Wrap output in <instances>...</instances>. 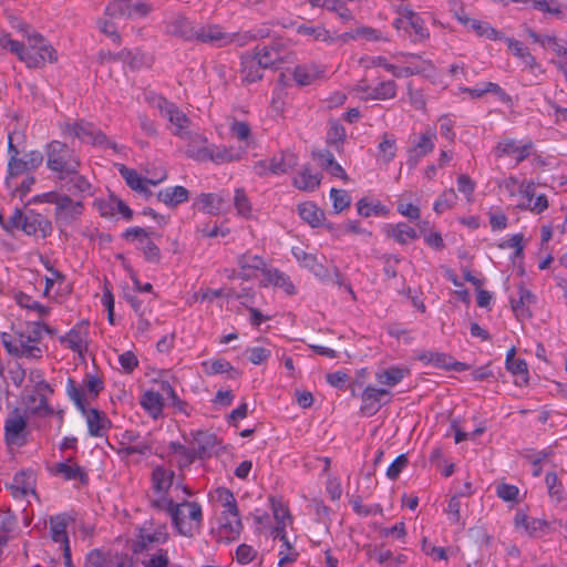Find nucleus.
Instances as JSON below:
<instances>
[{"label": "nucleus", "mask_w": 567, "mask_h": 567, "mask_svg": "<svg viewBox=\"0 0 567 567\" xmlns=\"http://www.w3.org/2000/svg\"><path fill=\"white\" fill-rule=\"evenodd\" d=\"M9 24L22 40H16L9 32L1 31L0 55L10 52L30 70L43 69L48 63L58 62V51L31 24L14 16L9 17Z\"/></svg>", "instance_id": "1"}, {"label": "nucleus", "mask_w": 567, "mask_h": 567, "mask_svg": "<svg viewBox=\"0 0 567 567\" xmlns=\"http://www.w3.org/2000/svg\"><path fill=\"white\" fill-rule=\"evenodd\" d=\"M52 333V329L42 320L27 323L24 329L1 332L0 342L7 353L14 359L39 361L43 358L42 334Z\"/></svg>", "instance_id": "2"}, {"label": "nucleus", "mask_w": 567, "mask_h": 567, "mask_svg": "<svg viewBox=\"0 0 567 567\" xmlns=\"http://www.w3.org/2000/svg\"><path fill=\"white\" fill-rule=\"evenodd\" d=\"M152 506L169 516L172 526L179 535L192 538L200 533L204 513L198 502L186 499L174 502L172 497L163 496L154 498Z\"/></svg>", "instance_id": "3"}, {"label": "nucleus", "mask_w": 567, "mask_h": 567, "mask_svg": "<svg viewBox=\"0 0 567 567\" xmlns=\"http://www.w3.org/2000/svg\"><path fill=\"white\" fill-rule=\"evenodd\" d=\"M499 187L515 202V209L518 212L542 215L549 208L548 196L537 193V184L533 179L509 175L502 181Z\"/></svg>", "instance_id": "4"}, {"label": "nucleus", "mask_w": 567, "mask_h": 567, "mask_svg": "<svg viewBox=\"0 0 567 567\" xmlns=\"http://www.w3.org/2000/svg\"><path fill=\"white\" fill-rule=\"evenodd\" d=\"M34 200L41 204H51L54 206L53 219L62 233L76 224L85 210L84 202L72 197L70 194L50 190L35 196Z\"/></svg>", "instance_id": "5"}, {"label": "nucleus", "mask_w": 567, "mask_h": 567, "mask_svg": "<svg viewBox=\"0 0 567 567\" xmlns=\"http://www.w3.org/2000/svg\"><path fill=\"white\" fill-rule=\"evenodd\" d=\"M47 168L59 181L66 179L68 175L76 173L82 166L80 155L66 143L52 140L44 146Z\"/></svg>", "instance_id": "6"}, {"label": "nucleus", "mask_w": 567, "mask_h": 567, "mask_svg": "<svg viewBox=\"0 0 567 567\" xmlns=\"http://www.w3.org/2000/svg\"><path fill=\"white\" fill-rule=\"evenodd\" d=\"M393 11L395 18L392 25L400 35L413 43H419L430 38V30L422 17L403 0L393 6Z\"/></svg>", "instance_id": "7"}, {"label": "nucleus", "mask_w": 567, "mask_h": 567, "mask_svg": "<svg viewBox=\"0 0 567 567\" xmlns=\"http://www.w3.org/2000/svg\"><path fill=\"white\" fill-rule=\"evenodd\" d=\"M188 137L189 143L186 148V154L197 162L210 161L215 164H225L240 159L238 152L223 145L210 144L203 135H188Z\"/></svg>", "instance_id": "8"}, {"label": "nucleus", "mask_w": 567, "mask_h": 567, "mask_svg": "<svg viewBox=\"0 0 567 567\" xmlns=\"http://www.w3.org/2000/svg\"><path fill=\"white\" fill-rule=\"evenodd\" d=\"M145 101L151 107L157 110L162 117L169 122V128L174 135L181 138L188 137L190 120L175 103L155 92H147Z\"/></svg>", "instance_id": "9"}, {"label": "nucleus", "mask_w": 567, "mask_h": 567, "mask_svg": "<svg viewBox=\"0 0 567 567\" xmlns=\"http://www.w3.org/2000/svg\"><path fill=\"white\" fill-rule=\"evenodd\" d=\"M61 135L64 138H76L83 144L97 147L109 146L105 134L94 124L84 120H64L58 124Z\"/></svg>", "instance_id": "10"}, {"label": "nucleus", "mask_w": 567, "mask_h": 567, "mask_svg": "<svg viewBox=\"0 0 567 567\" xmlns=\"http://www.w3.org/2000/svg\"><path fill=\"white\" fill-rule=\"evenodd\" d=\"M437 140L436 130L426 127L420 133H413L409 136L406 146V164L410 168H415L419 163L433 153Z\"/></svg>", "instance_id": "11"}, {"label": "nucleus", "mask_w": 567, "mask_h": 567, "mask_svg": "<svg viewBox=\"0 0 567 567\" xmlns=\"http://www.w3.org/2000/svg\"><path fill=\"white\" fill-rule=\"evenodd\" d=\"M493 152L497 158L509 157L518 165L535 155V144L530 138L505 137L495 145Z\"/></svg>", "instance_id": "12"}, {"label": "nucleus", "mask_w": 567, "mask_h": 567, "mask_svg": "<svg viewBox=\"0 0 567 567\" xmlns=\"http://www.w3.org/2000/svg\"><path fill=\"white\" fill-rule=\"evenodd\" d=\"M168 538L169 534L166 524L153 520L144 522L137 530L134 551L138 553L157 545H163Z\"/></svg>", "instance_id": "13"}, {"label": "nucleus", "mask_w": 567, "mask_h": 567, "mask_svg": "<svg viewBox=\"0 0 567 567\" xmlns=\"http://www.w3.org/2000/svg\"><path fill=\"white\" fill-rule=\"evenodd\" d=\"M359 398L360 413L363 416H373L381 410L383 405L391 401L392 392L386 388L368 384L363 388Z\"/></svg>", "instance_id": "14"}, {"label": "nucleus", "mask_w": 567, "mask_h": 567, "mask_svg": "<svg viewBox=\"0 0 567 567\" xmlns=\"http://www.w3.org/2000/svg\"><path fill=\"white\" fill-rule=\"evenodd\" d=\"M28 417L13 409L4 420V441L7 445L21 447L28 441Z\"/></svg>", "instance_id": "15"}, {"label": "nucleus", "mask_w": 567, "mask_h": 567, "mask_svg": "<svg viewBox=\"0 0 567 567\" xmlns=\"http://www.w3.org/2000/svg\"><path fill=\"white\" fill-rule=\"evenodd\" d=\"M59 342L65 349L84 358L90 344V323L87 320L76 322L66 333L59 338Z\"/></svg>", "instance_id": "16"}, {"label": "nucleus", "mask_w": 567, "mask_h": 567, "mask_svg": "<svg viewBox=\"0 0 567 567\" xmlns=\"http://www.w3.org/2000/svg\"><path fill=\"white\" fill-rule=\"evenodd\" d=\"M297 164V157L292 153H280L270 158L258 161L254 164V172L258 176L282 175Z\"/></svg>", "instance_id": "17"}, {"label": "nucleus", "mask_w": 567, "mask_h": 567, "mask_svg": "<svg viewBox=\"0 0 567 567\" xmlns=\"http://www.w3.org/2000/svg\"><path fill=\"white\" fill-rule=\"evenodd\" d=\"M153 7L151 3L145 1L132 2L131 0H113L106 6V14L112 18H144L151 11Z\"/></svg>", "instance_id": "18"}, {"label": "nucleus", "mask_w": 567, "mask_h": 567, "mask_svg": "<svg viewBox=\"0 0 567 567\" xmlns=\"http://www.w3.org/2000/svg\"><path fill=\"white\" fill-rule=\"evenodd\" d=\"M21 231L34 238H48L53 233L52 221L41 213L29 209L24 212Z\"/></svg>", "instance_id": "19"}, {"label": "nucleus", "mask_w": 567, "mask_h": 567, "mask_svg": "<svg viewBox=\"0 0 567 567\" xmlns=\"http://www.w3.org/2000/svg\"><path fill=\"white\" fill-rule=\"evenodd\" d=\"M454 17L467 31H473L480 38L502 41L505 37L502 32L492 27L491 23L470 18L464 9L456 10Z\"/></svg>", "instance_id": "20"}, {"label": "nucleus", "mask_w": 567, "mask_h": 567, "mask_svg": "<svg viewBox=\"0 0 567 567\" xmlns=\"http://www.w3.org/2000/svg\"><path fill=\"white\" fill-rule=\"evenodd\" d=\"M503 41L506 42L512 54L519 60L523 70L534 75L544 73L540 63L537 62L530 50L522 41L509 37H504Z\"/></svg>", "instance_id": "21"}, {"label": "nucleus", "mask_w": 567, "mask_h": 567, "mask_svg": "<svg viewBox=\"0 0 567 567\" xmlns=\"http://www.w3.org/2000/svg\"><path fill=\"white\" fill-rule=\"evenodd\" d=\"M269 503L274 519L276 522V526L274 527L271 534L274 538H279L280 542H286V529L292 524V516L290 514L289 507L281 497L270 496Z\"/></svg>", "instance_id": "22"}, {"label": "nucleus", "mask_w": 567, "mask_h": 567, "mask_svg": "<svg viewBox=\"0 0 567 567\" xmlns=\"http://www.w3.org/2000/svg\"><path fill=\"white\" fill-rule=\"evenodd\" d=\"M417 359L425 365L444 370L463 372L468 369L466 363L456 361L452 355L437 351H423L417 355Z\"/></svg>", "instance_id": "23"}, {"label": "nucleus", "mask_w": 567, "mask_h": 567, "mask_svg": "<svg viewBox=\"0 0 567 567\" xmlns=\"http://www.w3.org/2000/svg\"><path fill=\"white\" fill-rule=\"evenodd\" d=\"M240 514H220L217 525V537L220 542L231 543L239 538L243 532Z\"/></svg>", "instance_id": "24"}, {"label": "nucleus", "mask_w": 567, "mask_h": 567, "mask_svg": "<svg viewBox=\"0 0 567 567\" xmlns=\"http://www.w3.org/2000/svg\"><path fill=\"white\" fill-rule=\"evenodd\" d=\"M514 527L529 537H540L548 530L549 522L544 518L530 517L524 511H517L514 516Z\"/></svg>", "instance_id": "25"}, {"label": "nucleus", "mask_w": 567, "mask_h": 567, "mask_svg": "<svg viewBox=\"0 0 567 567\" xmlns=\"http://www.w3.org/2000/svg\"><path fill=\"white\" fill-rule=\"evenodd\" d=\"M85 417L89 435L92 437H104L112 426L107 415L97 409H85L81 412Z\"/></svg>", "instance_id": "26"}, {"label": "nucleus", "mask_w": 567, "mask_h": 567, "mask_svg": "<svg viewBox=\"0 0 567 567\" xmlns=\"http://www.w3.org/2000/svg\"><path fill=\"white\" fill-rule=\"evenodd\" d=\"M238 277L243 280H251L267 270L266 261L261 256L245 252L238 258Z\"/></svg>", "instance_id": "27"}, {"label": "nucleus", "mask_w": 567, "mask_h": 567, "mask_svg": "<svg viewBox=\"0 0 567 567\" xmlns=\"http://www.w3.org/2000/svg\"><path fill=\"white\" fill-rule=\"evenodd\" d=\"M121 176L124 178L126 184L135 192L141 194H147L150 192L148 187L156 186L157 184L164 182L167 178V174L164 172L159 177L155 179L143 177L135 169L127 168L122 165L118 169Z\"/></svg>", "instance_id": "28"}, {"label": "nucleus", "mask_w": 567, "mask_h": 567, "mask_svg": "<svg viewBox=\"0 0 567 567\" xmlns=\"http://www.w3.org/2000/svg\"><path fill=\"white\" fill-rule=\"evenodd\" d=\"M355 92L361 100H390L396 95V83L394 81H383L377 86L370 87L361 83L357 86Z\"/></svg>", "instance_id": "29"}, {"label": "nucleus", "mask_w": 567, "mask_h": 567, "mask_svg": "<svg viewBox=\"0 0 567 567\" xmlns=\"http://www.w3.org/2000/svg\"><path fill=\"white\" fill-rule=\"evenodd\" d=\"M228 32L219 24H205L195 30L194 40L210 44L216 48L227 45Z\"/></svg>", "instance_id": "30"}, {"label": "nucleus", "mask_w": 567, "mask_h": 567, "mask_svg": "<svg viewBox=\"0 0 567 567\" xmlns=\"http://www.w3.org/2000/svg\"><path fill=\"white\" fill-rule=\"evenodd\" d=\"M509 302L515 317L519 320H524L532 318L533 313L530 308L536 305L537 298L529 289L519 286L517 298L511 297Z\"/></svg>", "instance_id": "31"}, {"label": "nucleus", "mask_w": 567, "mask_h": 567, "mask_svg": "<svg viewBox=\"0 0 567 567\" xmlns=\"http://www.w3.org/2000/svg\"><path fill=\"white\" fill-rule=\"evenodd\" d=\"M65 181L68 185L66 190L74 198L83 200L84 198L94 196L96 192L95 186L85 175L80 174V171L68 175Z\"/></svg>", "instance_id": "32"}, {"label": "nucleus", "mask_w": 567, "mask_h": 567, "mask_svg": "<svg viewBox=\"0 0 567 567\" xmlns=\"http://www.w3.org/2000/svg\"><path fill=\"white\" fill-rule=\"evenodd\" d=\"M411 374V370L406 365H390L383 370H379L374 378L381 388L391 389L399 385L405 378Z\"/></svg>", "instance_id": "33"}, {"label": "nucleus", "mask_w": 567, "mask_h": 567, "mask_svg": "<svg viewBox=\"0 0 567 567\" xmlns=\"http://www.w3.org/2000/svg\"><path fill=\"white\" fill-rule=\"evenodd\" d=\"M264 70L260 60H257L251 52L241 55L240 59V79L245 84L258 82L264 76Z\"/></svg>", "instance_id": "34"}, {"label": "nucleus", "mask_w": 567, "mask_h": 567, "mask_svg": "<svg viewBox=\"0 0 567 567\" xmlns=\"http://www.w3.org/2000/svg\"><path fill=\"white\" fill-rule=\"evenodd\" d=\"M265 69H274L284 62L282 52L278 44H258L250 51Z\"/></svg>", "instance_id": "35"}, {"label": "nucleus", "mask_w": 567, "mask_h": 567, "mask_svg": "<svg viewBox=\"0 0 567 567\" xmlns=\"http://www.w3.org/2000/svg\"><path fill=\"white\" fill-rule=\"evenodd\" d=\"M291 254L293 258L298 261L299 266L308 269L318 278H324L327 276V269L321 261H319L318 256L315 254H309L301 247H292Z\"/></svg>", "instance_id": "36"}, {"label": "nucleus", "mask_w": 567, "mask_h": 567, "mask_svg": "<svg viewBox=\"0 0 567 567\" xmlns=\"http://www.w3.org/2000/svg\"><path fill=\"white\" fill-rule=\"evenodd\" d=\"M12 496L23 498L35 495V477L32 472L21 471L17 473L10 485Z\"/></svg>", "instance_id": "37"}, {"label": "nucleus", "mask_w": 567, "mask_h": 567, "mask_svg": "<svg viewBox=\"0 0 567 567\" xmlns=\"http://www.w3.org/2000/svg\"><path fill=\"white\" fill-rule=\"evenodd\" d=\"M217 443V436L208 431H197L193 434V449L198 458L210 457Z\"/></svg>", "instance_id": "38"}, {"label": "nucleus", "mask_w": 567, "mask_h": 567, "mask_svg": "<svg viewBox=\"0 0 567 567\" xmlns=\"http://www.w3.org/2000/svg\"><path fill=\"white\" fill-rule=\"evenodd\" d=\"M50 471L52 475L59 476L64 481L86 482L87 480L84 470L71 458L65 462L55 463Z\"/></svg>", "instance_id": "39"}, {"label": "nucleus", "mask_w": 567, "mask_h": 567, "mask_svg": "<svg viewBox=\"0 0 567 567\" xmlns=\"http://www.w3.org/2000/svg\"><path fill=\"white\" fill-rule=\"evenodd\" d=\"M175 477L174 471L163 466H156L152 472V487L157 494V497H169L167 492L173 485Z\"/></svg>", "instance_id": "40"}, {"label": "nucleus", "mask_w": 567, "mask_h": 567, "mask_svg": "<svg viewBox=\"0 0 567 567\" xmlns=\"http://www.w3.org/2000/svg\"><path fill=\"white\" fill-rule=\"evenodd\" d=\"M383 230L388 237L394 239L400 245H406L419 237L416 230L404 221L386 224Z\"/></svg>", "instance_id": "41"}, {"label": "nucleus", "mask_w": 567, "mask_h": 567, "mask_svg": "<svg viewBox=\"0 0 567 567\" xmlns=\"http://www.w3.org/2000/svg\"><path fill=\"white\" fill-rule=\"evenodd\" d=\"M264 287L274 286L282 289L287 295H295L296 287L290 277L277 268H267L261 281Z\"/></svg>", "instance_id": "42"}, {"label": "nucleus", "mask_w": 567, "mask_h": 567, "mask_svg": "<svg viewBox=\"0 0 567 567\" xmlns=\"http://www.w3.org/2000/svg\"><path fill=\"white\" fill-rule=\"evenodd\" d=\"M83 567H125V561L118 556L93 549L86 554Z\"/></svg>", "instance_id": "43"}, {"label": "nucleus", "mask_w": 567, "mask_h": 567, "mask_svg": "<svg viewBox=\"0 0 567 567\" xmlns=\"http://www.w3.org/2000/svg\"><path fill=\"white\" fill-rule=\"evenodd\" d=\"M225 198L215 193H202L195 202V206L198 207L204 214L218 216L225 205Z\"/></svg>", "instance_id": "44"}, {"label": "nucleus", "mask_w": 567, "mask_h": 567, "mask_svg": "<svg viewBox=\"0 0 567 567\" xmlns=\"http://www.w3.org/2000/svg\"><path fill=\"white\" fill-rule=\"evenodd\" d=\"M165 29L167 33L181 37L188 41L194 40V33L196 30L182 14L172 16L171 19L166 21Z\"/></svg>", "instance_id": "45"}, {"label": "nucleus", "mask_w": 567, "mask_h": 567, "mask_svg": "<svg viewBox=\"0 0 567 567\" xmlns=\"http://www.w3.org/2000/svg\"><path fill=\"white\" fill-rule=\"evenodd\" d=\"M69 516L59 514L50 517V533L54 543L60 545V548L70 546L66 527L69 525Z\"/></svg>", "instance_id": "46"}, {"label": "nucleus", "mask_w": 567, "mask_h": 567, "mask_svg": "<svg viewBox=\"0 0 567 567\" xmlns=\"http://www.w3.org/2000/svg\"><path fill=\"white\" fill-rule=\"evenodd\" d=\"M321 183V175L303 166L292 178V185L302 192H315Z\"/></svg>", "instance_id": "47"}, {"label": "nucleus", "mask_w": 567, "mask_h": 567, "mask_svg": "<svg viewBox=\"0 0 567 567\" xmlns=\"http://www.w3.org/2000/svg\"><path fill=\"white\" fill-rule=\"evenodd\" d=\"M157 198L168 207H176L183 203L188 202L189 192L184 186H169L161 189L157 193Z\"/></svg>", "instance_id": "48"}, {"label": "nucleus", "mask_w": 567, "mask_h": 567, "mask_svg": "<svg viewBox=\"0 0 567 567\" xmlns=\"http://www.w3.org/2000/svg\"><path fill=\"white\" fill-rule=\"evenodd\" d=\"M210 497L223 508L220 514L239 513L235 495L229 488L224 486L217 487L210 493Z\"/></svg>", "instance_id": "49"}, {"label": "nucleus", "mask_w": 567, "mask_h": 567, "mask_svg": "<svg viewBox=\"0 0 567 567\" xmlns=\"http://www.w3.org/2000/svg\"><path fill=\"white\" fill-rule=\"evenodd\" d=\"M324 74V69L316 63L302 64L295 68L292 78L299 85H309Z\"/></svg>", "instance_id": "50"}, {"label": "nucleus", "mask_w": 567, "mask_h": 567, "mask_svg": "<svg viewBox=\"0 0 567 567\" xmlns=\"http://www.w3.org/2000/svg\"><path fill=\"white\" fill-rule=\"evenodd\" d=\"M297 210L300 218L313 228L321 226L326 218L324 212L313 202L300 203Z\"/></svg>", "instance_id": "51"}, {"label": "nucleus", "mask_w": 567, "mask_h": 567, "mask_svg": "<svg viewBox=\"0 0 567 567\" xmlns=\"http://www.w3.org/2000/svg\"><path fill=\"white\" fill-rule=\"evenodd\" d=\"M313 8H323L334 12L342 21L348 22L353 19L352 12L347 7L344 0H308Z\"/></svg>", "instance_id": "52"}, {"label": "nucleus", "mask_w": 567, "mask_h": 567, "mask_svg": "<svg viewBox=\"0 0 567 567\" xmlns=\"http://www.w3.org/2000/svg\"><path fill=\"white\" fill-rule=\"evenodd\" d=\"M358 214L362 217H388L390 209L383 205L379 199L371 200L368 197H362L357 202Z\"/></svg>", "instance_id": "53"}, {"label": "nucleus", "mask_w": 567, "mask_h": 567, "mask_svg": "<svg viewBox=\"0 0 567 567\" xmlns=\"http://www.w3.org/2000/svg\"><path fill=\"white\" fill-rule=\"evenodd\" d=\"M141 406L147 412V414L157 420L164 409V399L163 395L155 391H146L141 396Z\"/></svg>", "instance_id": "54"}, {"label": "nucleus", "mask_w": 567, "mask_h": 567, "mask_svg": "<svg viewBox=\"0 0 567 567\" xmlns=\"http://www.w3.org/2000/svg\"><path fill=\"white\" fill-rule=\"evenodd\" d=\"M16 301L20 308L37 315L39 320L49 317L51 313L50 307L40 303L39 301L34 300L31 296L24 292L17 293Z\"/></svg>", "instance_id": "55"}, {"label": "nucleus", "mask_w": 567, "mask_h": 567, "mask_svg": "<svg viewBox=\"0 0 567 567\" xmlns=\"http://www.w3.org/2000/svg\"><path fill=\"white\" fill-rule=\"evenodd\" d=\"M461 91L468 94L472 99H480L486 93H493L502 101L508 97L505 90L494 82H483L474 87H462Z\"/></svg>", "instance_id": "56"}, {"label": "nucleus", "mask_w": 567, "mask_h": 567, "mask_svg": "<svg viewBox=\"0 0 567 567\" xmlns=\"http://www.w3.org/2000/svg\"><path fill=\"white\" fill-rule=\"evenodd\" d=\"M374 558L380 565L389 567H400L408 561V556L403 553L394 554L383 545L375 549Z\"/></svg>", "instance_id": "57"}, {"label": "nucleus", "mask_w": 567, "mask_h": 567, "mask_svg": "<svg viewBox=\"0 0 567 567\" xmlns=\"http://www.w3.org/2000/svg\"><path fill=\"white\" fill-rule=\"evenodd\" d=\"M200 367L204 374L208 377L236 372L231 363L224 358L205 360L200 363Z\"/></svg>", "instance_id": "58"}, {"label": "nucleus", "mask_w": 567, "mask_h": 567, "mask_svg": "<svg viewBox=\"0 0 567 567\" xmlns=\"http://www.w3.org/2000/svg\"><path fill=\"white\" fill-rule=\"evenodd\" d=\"M234 207L238 216L245 219H251L254 217L252 204L244 188L235 189Z\"/></svg>", "instance_id": "59"}, {"label": "nucleus", "mask_w": 567, "mask_h": 567, "mask_svg": "<svg viewBox=\"0 0 567 567\" xmlns=\"http://www.w3.org/2000/svg\"><path fill=\"white\" fill-rule=\"evenodd\" d=\"M31 172L27 166L25 159L17 157H9L7 165L6 186L13 187V181L23 173Z\"/></svg>", "instance_id": "60"}, {"label": "nucleus", "mask_w": 567, "mask_h": 567, "mask_svg": "<svg viewBox=\"0 0 567 567\" xmlns=\"http://www.w3.org/2000/svg\"><path fill=\"white\" fill-rule=\"evenodd\" d=\"M396 141L391 134H383L378 145V157L384 163H390L396 156Z\"/></svg>", "instance_id": "61"}, {"label": "nucleus", "mask_w": 567, "mask_h": 567, "mask_svg": "<svg viewBox=\"0 0 567 567\" xmlns=\"http://www.w3.org/2000/svg\"><path fill=\"white\" fill-rule=\"evenodd\" d=\"M457 199V194L453 188L444 189L434 200L433 210L437 215H442L452 209L456 205Z\"/></svg>", "instance_id": "62"}, {"label": "nucleus", "mask_w": 567, "mask_h": 567, "mask_svg": "<svg viewBox=\"0 0 567 567\" xmlns=\"http://www.w3.org/2000/svg\"><path fill=\"white\" fill-rule=\"evenodd\" d=\"M27 408L31 414L48 415L52 413V409L48 403L44 394L34 392L27 398Z\"/></svg>", "instance_id": "63"}, {"label": "nucleus", "mask_w": 567, "mask_h": 567, "mask_svg": "<svg viewBox=\"0 0 567 567\" xmlns=\"http://www.w3.org/2000/svg\"><path fill=\"white\" fill-rule=\"evenodd\" d=\"M506 370L515 377L514 383L518 386H526L529 382V372L527 362L518 359L505 365Z\"/></svg>", "instance_id": "64"}]
</instances>
